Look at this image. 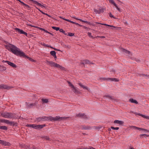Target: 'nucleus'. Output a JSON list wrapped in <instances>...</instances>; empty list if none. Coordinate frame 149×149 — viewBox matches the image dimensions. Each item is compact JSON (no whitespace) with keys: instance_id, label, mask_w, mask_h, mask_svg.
Returning <instances> with one entry per match:
<instances>
[{"instance_id":"obj_1","label":"nucleus","mask_w":149,"mask_h":149,"mask_svg":"<svg viewBox=\"0 0 149 149\" xmlns=\"http://www.w3.org/2000/svg\"><path fill=\"white\" fill-rule=\"evenodd\" d=\"M6 48L9 51H10L12 53L16 55H19L21 56L26 58L30 61L35 62V61L26 55L24 52L20 51L19 49L15 46L10 44L7 43L5 45Z\"/></svg>"},{"instance_id":"obj_2","label":"nucleus","mask_w":149,"mask_h":149,"mask_svg":"<svg viewBox=\"0 0 149 149\" xmlns=\"http://www.w3.org/2000/svg\"><path fill=\"white\" fill-rule=\"evenodd\" d=\"M64 117H60L59 116H56L54 118L52 116H49V117L43 116L41 118H39L38 119V121H41L48 120H50L51 121H56L60 119L64 118Z\"/></svg>"},{"instance_id":"obj_3","label":"nucleus","mask_w":149,"mask_h":149,"mask_svg":"<svg viewBox=\"0 0 149 149\" xmlns=\"http://www.w3.org/2000/svg\"><path fill=\"white\" fill-rule=\"evenodd\" d=\"M46 63L48 65H49L51 67H56L62 70H63L64 68L63 67L60 66L57 63L54 62L52 61H46Z\"/></svg>"},{"instance_id":"obj_4","label":"nucleus","mask_w":149,"mask_h":149,"mask_svg":"<svg viewBox=\"0 0 149 149\" xmlns=\"http://www.w3.org/2000/svg\"><path fill=\"white\" fill-rule=\"evenodd\" d=\"M2 116L7 118H12L14 117V114L11 113H4L1 114Z\"/></svg>"},{"instance_id":"obj_5","label":"nucleus","mask_w":149,"mask_h":149,"mask_svg":"<svg viewBox=\"0 0 149 149\" xmlns=\"http://www.w3.org/2000/svg\"><path fill=\"white\" fill-rule=\"evenodd\" d=\"M68 83L69 86L71 87L73 91L75 93H78L79 91L77 88L70 82H68Z\"/></svg>"},{"instance_id":"obj_6","label":"nucleus","mask_w":149,"mask_h":149,"mask_svg":"<svg viewBox=\"0 0 149 149\" xmlns=\"http://www.w3.org/2000/svg\"><path fill=\"white\" fill-rule=\"evenodd\" d=\"M104 9L102 7H100L97 9H94V12L95 14H99L102 13L104 11Z\"/></svg>"},{"instance_id":"obj_7","label":"nucleus","mask_w":149,"mask_h":149,"mask_svg":"<svg viewBox=\"0 0 149 149\" xmlns=\"http://www.w3.org/2000/svg\"><path fill=\"white\" fill-rule=\"evenodd\" d=\"M2 62L3 63H6L8 65H10L13 68H16L17 67V66L15 64L9 61L3 60V61Z\"/></svg>"},{"instance_id":"obj_8","label":"nucleus","mask_w":149,"mask_h":149,"mask_svg":"<svg viewBox=\"0 0 149 149\" xmlns=\"http://www.w3.org/2000/svg\"><path fill=\"white\" fill-rule=\"evenodd\" d=\"M2 123H4L8 124H10V125H14V123L13 122L10 121L8 120L3 119L1 120Z\"/></svg>"},{"instance_id":"obj_9","label":"nucleus","mask_w":149,"mask_h":149,"mask_svg":"<svg viewBox=\"0 0 149 149\" xmlns=\"http://www.w3.org/2000/svg\"><path fill=\"white\" fill-rule=\"evenodd\" d=\"M12 87L9 86L7 85L4 84H1L0 85V89H9Z\"/></svg>"},{"instance_id":"obj_10","label":"nucleus","mask_w":149,"mask_h":149,"mask_svg":"<svg viewBox=\"0 0 149 149\" xmlns=\"http://www.w3.org/2000/svg\"><path fill=\"white\" fill-rule=\"evenodd\" d=\"M15 29L20 34H24L26 36H27V33L26 32L22 30H21L19 29L16 28Z\"/></svg>"},{"instance_id":"obj_11","label":"nucleus","mask_w":149,"mask_h":149,"mask_svg":"<svg viewBox=\"0 0 149 149\" xmlns=\"http://www.w3.org/2000/svg\"><path fill=\"white\" fill-rule=\"evenodd\" d=\"M45 125H35L34 126V129H39L42 128L44 127L45 126Z\"/></svg>"},{"instance_id":"obj_12","label":"nucleus","mask_w":149,"mask_h":149,"mask_svg":"<svg viewBox=\"0 0 149 149\" xmlns=\"http://www.w3.org/2000/svg\"><path fill=\"white\" fill-rule=\"evenodd\" d=\"M0 143L2 144L4 146H9L10 145V143L5 141H3L0 140Z\"/></svg>"},{"instance_id":"obj_13","label":"nucleus","mask_w":149,"mask_h":149,"mask_svg":"<svg viewBox=\"0 0 149 149\" xmlns=\"http://www.w3.org/2000/svg\"><path fill=\"white\" fill-rule=\"evenodd\" d=\"M120 50L126 55H131V53L129 51H127L123 48H121Z\"/></svg>"},{"instance_id":"obj_14","label":"nucleus","mask_w":149,"mask_h":149,"mask_svg":"<svg viewBox=\"0 0 149 149\" xmlns=\"http://www.w3.org/2000/svg\"><path fill=\"white\" fill-rule=\"evenodd\" d=\"M103 79L104 80H107L108 81H118V80L116 78H103Z\"/></svg>"},{"instance_id":"obj_15","label":"nucleus","mask_w":149,"mask_h":149,"mask_svg":"<svg viewBox=\"0 0 149 149\" xmlns=\"http://www.w3.org/2000/svg\"><path fill=\"white\" fill-rule=\"evenodd\" d=\"M77 117H79L80 118H86V115L84 113H80L78 114H77L76 115Z\"/></svg>"},{"instance_id":"obj_16","label":"nucleus","mask_w":149,"mask_h":149,"mask_svg":"<svg viewBox=\"0 0 149 149\" xmlns=\"http://www.w3.org/2000/svg\"><path fill=\"white\" fill-rule=\"evenodd\" d=\"M114 123L120 125H122L124 123V122L123 121L119 120H114Z\"/></svg>"},{"instance_id":"obj_17","label":"nucleus","mask_w":149,"mask_h":149,"mask_svg":"<svg viewBox=\"0 0 149 149\" xmlns=\"http://www.w3.org/2000/svg\"><path fill=\"white\" fill-rule=\"evenodd\" d=\"M79 85L82 88H83L84 89H86L88 91H90V89L88 88L87 86H84L82 85L81 83H79Z\"/></svg>"},{"instance_id":"obj_18","label":"nucleus","mask_w":149,"mask_h":149,"mask_svg":"<svg viewBox=\"0 0 149 149\" xmlns=\"http://www.w3.org/2000/svg\"><path fill=\"white\" fill-rule=\"evenodd\" d=\"M32 1L35 4H36L37 5H38L41 7L42 8L45 7V6H44L42 5L40 3H38L36 1H33H33Z\"/></svg>"},{"instance_id":"obj_19","label":"nucleus","mask_w":149,"mask_h":149,"mask_svg":"<svg viewBox=\"0 0 149 149\" xmlns=\"http://www.w3.org/2000/svg\"><path fill=\"white\" fill-rule=\"evenodd\" d=\"M131 128H132L133 129H134L135 130H138L139 131L142 130H143V128L138 127L136 126H132L130 127Z\"/></svg>"},{"instance_id":"obj_20","label":"nucleus","mask_w":149,"mask_h":149,"mask_svg":"<svg viewBox=\"0 0 149 149\" xmlns=\"http://www.w3.org/2000/svg\"><path fill=\"white\" fill-rule=\"evenodd\" d=\"M134 113L136 115H139L141 116L142 117H143V118H146L147 119L149 120V116H146L145 115H142V114H138V113Z\"/></svg>"},{"instance_id":"obj_21","label":"nucleus","mask_w":149,"mask_h":149,"mask_svg":"<svg viewBox=\"0 0 149 149\" xmlns=\"http://www.w3.org/2000/svg\"><path fill=\"white\" fill-rule=\"evenodd\" d=\"M129 101L130 102L132 103H134L136 104H138V102L136 100L132 98L130 99L129 100Z\"/></svg>"},{"instance_id":"obj_22","label":"nucleus","mask_w":149,"mask_h":149,"mask_svg":"<svg viewBox=\"0 0 149 149\" xmlns=\"http://www.w3.org/2000/svg\"><path fill=\"white\" fill-rule=\"evenodd\" d=\"M95 23H96V24H101V25H104L107 26H108L112 27H113L114 28H116V26H111V25H108V24H102V23H100L97 22H95Z\"/></svg>"},{"instance_id":"obj_23","label":"nucleus","mask_w":149,"mask_h":149,"mask_svg":"<svg viewBox=\"0 0 149 149\" xmlns=\"http://www.w3.org/2000/svg\"><path fill=\"white\" fill-rule=\"evenodd\" d=\"M41 100L43 104L47 103L48 102V100L46 99H42Z\"/></svg>"},{"instance_id":"obj_24","label":"nucleus","mask_w":149,"mask_h":149,"mask_svg":"<svg viewBox=\"0 0 149 149\" xmlns=\"http://www.w3.org/2000/svg\"><path fill=\"white\" fill-rule=\"evenodd\" d=\"M25 148L26 149H36L33 146L31 147L28 146H26L25 147Z\"/></svg>"},{"instance_id":"obj_25","label":"nucleus","mask_w":149,"mask_h":149,"mask_svg":"<svg viewBox=\"0 0 149 149\" xmlns=\"http://www.w3.org/2000/svg\"><path fill=\"white\" fill-rule=\"evenodd\" d=\"M26 105H27L28 107H31V106H34L35 105V104H33V103L28 104L27 102L26 103Z\"/></svg>"},{"instance_id":"obj_26","label":"nucleus","mask_w":149,"mask_h":149,"mask_svg":"<svg viewBox=\"0 0 149 149\" xmlns=\"http://www.w3.org/2000/svg\"><path fill=\"white\" fill-rule=\"evenodd\" d=\"M0 129L3 130H6L7 129V127L5 126H0Z\"/></svg>"},{"instance_id":"obj_27","label":"nucleus","mask_w":149,"mask_h":149,"mask_svg":"<svg viewBox=\"0 0 149 149\" xmlns=\"http://www.w3.org/2000/svg\"><path fill=\"white\" fill-rule=\"evenodd\" d=\"M36 8H37V9H38V10H39V11L40 12H41L42 13V14H45V15H47V16H48L49 17H51V16L50 15H48V14H47V13H44L43 11H41V10H40L38 8H37V7H36Z\"/></svg>"},{"instance_id":"obj_28","label":"nucleus","mask_w":149,"mask_h":149,"mask_svg":"<svg viewBox=\"0 0 149 149\" xmlns=\"http://www.w3.org/2000/svg\"><path fill=\"white\" fill-rule=\"evenodd\" d=\"M50 53L51 55L53 56L56 54V53L54 51H51Z\"/></svg>"},{"instance_id":"obj_29","label":"nucleus","mask_w":149,"mask_h":149,"mask_svg":"<svg viewBox=\"0 0 149 149\" xmlns=\"http://www.w3.org/2000/svg\"><path fill=\"white\" fill-rule=\"evenodd\" d=\"M6 69V68L5 67L0 65V70H5Z\"/></svg>"},{"instance_id":"obj_30","label":"nucleus","mask_w":149,"mask_h":149,"mask_svg":"<svg viewBox=\"0 0 149 149\" xmlns=\"http://www.w3.org/2000/svg\"><path fill=\"white\" fill-rule=\"evenodd\" d=\"M104 97L110 100H112V98L111 97L108 95H105L104 96Z\"/></svg>"},{"instance_id":"obj_31","label":"nucleus","mask_w":149,"mask_h":149,"mask_svg":"<svg viewBox=\"0 0 149 149\" xmlns=\"http://www.w3.org/2000/svg\"><path fill=\"white\" fill-rule=\"evenodd\" d=\"M43 45L45 47H50L51 48H53V47H51L50 45H46L45 43L43 44Z\"/></svg>"},{"instance_id":"obj_32","label":"nucleus","mask_w":149,"mask_h":149,"mask_svg":"<svg viewBox=\"0 0 149 149\" xmlns=\"http://www.w3.org/2000/svg\"><path fill=\"white\" fill-rule=\"evenodd\" d=\"M52 28L53 29L57 31L59 30L60 29L58 27H56L55 26H52Z\"/></svg>"},{"instance_id":"obj_33","label":"nucleus","mask_w":149,"mask_h":149,"mask_svg":"<svg viewBox=\"0 0 149 149\" xmlns=\"http://www.w3.org/2000/svg\"><path fill=\"white\" fill-rule=\"evenodd\" d=\"M110 3L114 5V6H116V4L113 0H109Z\"/></svg>"},{"instance_id":"obj_34","label":"nucleus","mask_w":149,"mask_h":149,"mask_svg":"<svg viewBox=\"0 0 149 149\" xmlns=\"http://www.w3.org/2000/svg\"><path fill=\"white\" fill-rule=\"evenodd\" d=\"M27 126L31 127H32L34 128V126H35V125H27Z\"/></svg>"},{"instance_id":"obj_35","label":"nucleus","mask_w":149,"mask_h":149,"mask_svg":"<svg viewBox=\"0 0 149 149\" xmlns=\"http://www.w3.org/2000/svg\"><path fill=\"white\" fill-rule=\"evenodd\" d=\"M24 6V7L25 8H27L29 10L30 8V7L29 5L26 4H25V5Z\"/></svg>"},{"instance_id":"obj_36","label":"nucleus","mask_w":149,"mask_h":149,"mask_svg":"<svg viewBox=\"0 0 149 149\" xmlns=\"http://www.w3.org/2000/svg\"><path fill=\"white\" fill-rule=\"evenodd\" d=\"M140 137L144 136L145 137H147L149 136V135H147L146 134H141L140 135Z\"/></svg>"},{"instance_id":"obj_37","label":"nucleus","mask_w":149,"mask_h":149,"mask_svg":"<svg viewBox=\"0 0 149 149\" xmlns=\"http://www.w3.org/2000/svg\"><path fill=\"white\" fill-rule=\"evenodd\" d=\"M88 36H89V37H90V38H94V37H93L91 35V33H90V32H88Z\"/></svg>"},{"instance_id":"obj_38","label":"nucleus","mask_w":149,"mask_h":149,"mask_svg":"<svg viewBox=\"0 0 149 149\" xmlns=\"http://www.w3.org/2000/svg\"><path fill=\"white\" fill-rule=\"evenodd\" d=\"M111 128L112 129L115 130H118L119 129V128L118 127H111Z\"/></svg>"},{"instance_id":"obj_39","label":"nucleus","mask_w":149,"mask_h":149,"mask_svg":"<svg viewBox=\"0 0 149 149\" xmlns=\"http://www.w3.org/2000/svg\"><path fill=\"white\" fill-rule=\"evenodd\" d=\"M74 35V33H68V35L70 36H73Z\"/></svg>"},{"instance_id":"obj_40","label":"nucleus","mask_w":149,"mask_h":149,"mask_svg":"<svg viewBox=\"0 0 149 149\" xmlns=\"http://www.w3.org/2000/svg\"><path fill=\"white\" fill-rule=\"evenodd\" d=\"M142 76L143 77L145 78H147V77H149V75H145L143 74H142Z\"/></svg>"},{"instance_id":"obj_41","label":"nucleus","mask_w":149,"mask_h":149,"mask_svg":"<svg viewBox=\"0 0 149 149\" xmlns=\"http://www.w3.org/2000/svg\"><path fill=\"white\" fill-rule=\"evenodd\" d=\"M40 29L42 31H45V32H46L47 33H49V32L48 31H47L45 30V29H42V28H41Z\"/></svg>"},{"instance_id":"obj_42","label":"nucleus","mask_w":149,"mask_h":149,"mask_svg":"<svg viewBox=\"0 0 149 149\" xmlns=\"http://www.w3.org/2000/svg\"><path fill=\"white\" fill-rule=\"evenodd\" d=\"M85 63L89 64L90 63V61L88 60H86L84 61V63Z\"/></svg>"},{"instance_id":"obj_43","label":"nucleus","mask_w":149,"mask_h":149,"mask_svg":"<svg viewBox=\"0 0 149 149\" xmlns=\"http://www.w3.org/2000/svg\"><path fill=\"white\" fill-rule=\"evenodd\" d=\"M44 138L45 139H46L47 140H49L50 139L47 136H45L44 137Z\"/></svg>"},{"instance_id":"obj_44","label":"nucleus","mask_w":149,"mask_h":149,"mask_svg":"<svg viewBox=\"0 0 149 149\" xmlns=\"http://www.w3.org/2000/svg\"><path fill=\"white\" fill-rule=\"evenodd\" d=\"M60 18H62V19H63L64 20H65V21H67L68 22H70L71 21L69 20V19H65V18H62L61 17H60Z\"/></svg>"},{"instance_id":"obj_45","label":"nucleus","mask_w":149,"mask_h":149,"mask_svg":"<svg viewBox=\"0 0 149 149\" xmlns=\"http://www.w3.org/2000/svg\"><path fill=\"white\" fill-rule=\"evenodd\" d=\"M143 130H143L145 132H149V131L144 129H143Z\"/></svg>"},{"instance_id":"obj_46","label":"nucleus","mask_w":149,"mask_h":149,"mask_svg":"<svg viewBox=\"0 0 149 149\" xmlns=\"http://www.w3.org/2000/svg\"><path fill=\"white\" fill-rule=\"evenodd\" d=\"M73 18H75V19H77V18H75V17H73ZM78 20H79L80 21H82V22H87L85 21H83V20H81V19H78Z\"/></svg>"},{"instance_id":"obj_47","label":"nucleus","mask_w":149,"mask_h":149,"mask_svg":"<svg viewBox=\"0 0 149 149\" xmlns=\"http://www.w3.org/2000/svg\"><path fill=\"white\" fill-rule=\"evenodd\" d=\"M59 31H60V32H63V33H65V31H64L63 30V29H59Z\"/></svg>"},{"instance_id":"obj_48","label":"nucleus","mask_w":149,"mask_h":149,"mask_svg":"<svg viewBox=\"0 0 149 149\" xmlns=\"http://www.w3.org/2000/svg\"><path fill=\"white\" fill-rule=\"evenodd\" d=\"M52 49H53L54 50H55L58 51H60V50H59L58 49H57L56 48H54V47H53V48H52Z\"/></svg>"},{"instance_id":"obj_49","label":"nucleus","mask_w":149,"mask_h":149,"mask_svg":"<svg viewBox=\"0 0 149 149\" xmlns=\"http://www.w3.org/2000/svg\"><path fill=\"white\" fill-rule=\"evenodd\" d=\"M109 15L110 17H113L114 18V17H113V16L111 13H109Z\"/></svg>"},{"instance_id":"obj_50","label":"nucleus","mask_w":149,"mask_h":149,"mask_svg":"<svg viewBox=\"0 0 149 149\" xmlns=\"http://www.w3.org/2000/svg\"><path fill=\"white\" fill-rule=\"evenodd\" d=\"M74 24H77V25H79V26H82V25H80L79 24H78V23H75H75H74Z\"/></svg>"},{"instance_id":"obj_51","label":"nucleus","mask_w":149,"mask_h":149,"mask_svg":"<svg viewBox=\"0 0 149 149\" xmlns=\"http://www.w3.org/2000/svg\"><path fill=\"white\" fill-rule=\"evenodd\" d=\"M21 3H22V4L24 5V6L26 4H25L24 2H21Z\"/></svg>"},{"instance_id":"obj_52","label":"nucleus","mask_w":149,"mask_h":149,"mask_svg":"<svg viewBox=\"0 0 149 149\" xmlns=\"http://www.w3.org/2000/svg\"><path fill=\"white\" fill-rule=\"evenodd\" d=\"M21 3H22V4L24 5V6L26 4H25L24 2H21Z\"/></svg>"},{"instance_id":"obj_53","label":"nucleus","mask_w":149,"mask_h":149,"mask_svg":"<svg viewBox=\"0 0 149 149\" xmlns=\"http://www.w3.org/2000/svg\"><path fill=\"white\" fill-rule=\"evenodd\" d=\"M65 47H68V48H70V46H69V45H65Z\"/></svg>"},{"instance_id":"obj_54","label":"nucleus","mask_w":149,"mask_h":149,"mask_svg":"<svg viewBox=\"0 0 149 149\" xmlns=\"http://www.w3.org/2000/svg\"><path fill=\"white\" fill-rule=\"evenodd\" d=\"M97 37H100V38H104V36H101V37L97 36L95 38H97Z\"/></svg>"},{"instance_id":"obj_55","label":"nucleus","mask_w":149,"mask_h":149,"mask_svg":"<svg viewBox=\"0 0 149 149\" xmlns=\"http://www.w3.org/2000/svg\"><path fill=\"white\" fill-rule=\"evenodd\" d=\"M114 6L116 7V8H117V9H118V7L117 6L116 4V6Z\"/></svg>"},{"instance_id":"obj_56","label":"nucleus","mask_w":149,"mask_h":149,"mask_svg":"<svg viewBox=\"0 0 149 149\" xmlns=\"http://www.w3.org/2000/svg\"><path fill=\"white\" fill-rule=\"evenodd\" d=\"M70 22L71 23H72V24H74V23H75V22H73L72 21H71Z\"/></svg>"},{"instance_id":"obj_57","label":"nucleus","mask_w":149,"mask_h":149,"mask_svg":"<svg viewBox=\"0 0 149 149\" xmlns=\"http://www.w3.org/2000/svg\"><path fill=\"white\" fill-rule=\"evenodd\" d=\"M53 57H54V58H57L56 54L55 55H54V56Z\"/></svg>"},{"instance_id":"obj_58","label":"nucleus","mask_w":149,"mask_h":149,"mask_svg":"<svg viewBox=\"0 0 149 149\" xmlns=\"http://www.w3.org/2000/svg\"><path fill=\"white\" fill-rule=\"evenodd\" d=\"M77 149H89V148H78Z\"/></svg>"},{"instance_id":"obj_59","label":"nucleus","mask_w":149,"mask_h":149,"mask_svg":"<svg viewBox=\"0 0 149 149\" xmlns=\"http://www.w3.org/2000/svg\"><path fill=\"white\" fill-rule=\"evenodd\" d=\"M49 33V34H50L51 35H52V36H53V34L52 33H50V32H49V33Z\"/></svg>"},{"instance_id":"obj_60","label":"nucleus","mask_w":149,"mask_h":149,"mask_svg":"<svg viewBox=\"0 0 149 149\" xmlns=\"http://www.w3.org/2000/svg\"><path fill=\"white\" fill-rule=\"evenodd\" d=\"M120 12V10L119 8H118V9H117Z\"/></svg>"},{"instance_id":"obj_61","label":"nucleus","mask_w":149,"mask_h":149,"mask_svg":"<svg viewBox=\"0 0 149 149\" xmlns=\"http://www.w3.org/2000/svg\"><path fill=\"white\" fill-rule=\"evenodd\" d=\"M84 28L85 29H87V28L85 26H83Z\"/></svg>"},{"instance_id":"obj_62","label":"nucleus","mask_w":149,"mask_h":149,"mask_svg":"<svg viewBox=\"0 0 149 149\" xmlns=\"http://www.w3.org/2000/svg\"><path fill=\"white\" fill-rule=\"evenodd\" d=\"M2 120L3 119H0V122H2L1 120Z\"/></svg>"},{"instance_id":"obj_63","label":"nucleus","mask_w":149,"mask_h":149,"mask_svg":"<svg viewBox=\"0 0 149 149\" xmlns=\"http://www.w3.org/2000/svg\"><path fill=\"white\" fill-rule=\"evenodd\" d=\"M89 149H95L94 148H89Z\"/></svg>"},{"instance_id":"obj_64","label":"nucleus","mask_w":149,"mask_h":149,"mask_svg":"<svg viewBox=\"0 0 149 149\" xmlns=\"http://www.w3.org/2000/svg\"><path fill=\"white\" fill-rule=\"evenodd\" d=\"M18 1H19L20 3L22 2L20 0H18Z\"/></svg>"}]
</instances>
